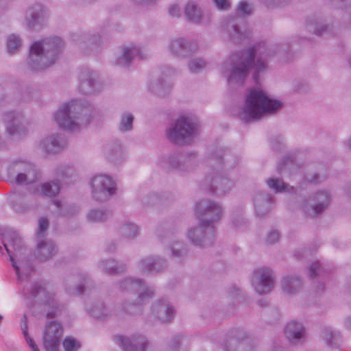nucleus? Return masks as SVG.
<instances>
[{
  "label": "nucleus",
  "instance_id": "1",
  "mask_svg": "<svg viewBox=\"0 0 351 351\" xmlns=\"http://www.w3.org/2000/svg\"><path fill=\"white\" fill-rule=\"evenodd\" d=\"M267 55L265 43H259L254 48L233 55L222 68L230 85H241L243 83L250 69H254V79L258 80V73L266 70L263 58Z\"/></svg>",
  "mask_w": 351,
  "mask_h": 351
},
{
  "label": "nucleus",
  "instance_id": "2",
  "mask_svg": "<svg viewBox=\"0 0 351 351\" xmlns=\"http://www.w3.org/2000/svg\"><path fill=\"white\" fill-rule=\"evenodd\" d=\"M195 213L199 223L187 232V238L197 246H209L215 238V223L223 215L221 206L217 203L203 199L195 206Z\"/></svg>",
  "mask_w": 351,
  "mask_h": 351
},
{
  "label": "nucleus",
  "instance_id": "3",
  "mask_svg": "<svg viewBox=\"0 0 351 351\" xmlns=\"http://www.w3.org/2000/svg\"><path fill=\"white\" fill-rule=\"evenodd\" d=\"M282 105L279 100L269 97L262 89L252 88L239 115L241 119L249 121L274 113L281 108Z\"/></svg>",
  "mask_w": 351,
  "mask_h": 351
},
{
  "label": "nucleus",
  "instance_id": "4",
  "mask_svg": "<svg viewBox=\"0 0 351 351\" xmlns=\"http://www.w3.org/2000/svg\"><path fill=\"white\" fill-rule=\"evenodd\" d=\"M62 40L58 37L46 38L32 44L27 59L28 67L35 71L52 65L58 58Z\"/></svg>",
  "mask_w": 351,
  "mask_h": 351
},
{
  "label": "nucleus",
  "instance_id": "5",
  "mask_svg": "<svg viewBox=\"0 0 351 351\" xmlns=\"http://www.w3.org/2000/svg\"><path fill=\"white\" fill-rule=\"evenodd\" d=\"M88 111V106H85L80 101H71L62 105L54 118L60 128L74 131L89 121Z\"/></svg>",
  "mask_w": 351,
  "mask_h": 351
},
{
  "label": "nucleus",
  "instance_id": "6",
  "mask_svg": "<svg viewBox=\"0 0 351 351\" xmlns=\"http://www.w3.org/2000/svg\"><path fill=\"white\" fill-rule=\"evenodd\" d=\"M3 245L10 256L12 265L18 278H22L23 272H29L31 268L26 257V250L19 233L12 229L3 234Z\"/></svg>",
  "mask_w": 351,
  "mask_h": 351
},
{
  "label": "nucleus",
  "instance_id": "7",
  "mask_svg": "<svg viewBox=\"0 0 351 351\" xmlns=\"http://www.w3.org/2000/svg\"><path fill=\"white\" fill-rule=\"evenodd\" d=\"M197 132V125L189 118L182 116L167 130L168 138L176 144L190 143Z\"/></svg>",
  "mask_w": 351,
  "mask_h": 351
},
{
  "label": "nucleus",
  "instance_id": "8",
  "mask_svg": "<svg viewBox=\"0 0 351 351\" xmlns=\"http://www.w3.org/2000/svg\"><path fill=\"white\" fill-rule=\"evenodd\" d=\"M93 197L97 201H106L115 194L116 183L113 179L106 174H97L91 179Z\"/></svg>",
  "mask_w": 351,
  "mask_h": 351
},
{
  "label": "nucleus",
  "instance_id": "9",
  "mask_svg": "<svg viewBox=\"0 0 351 351\" xmlns=\"http://www.w3.org/2000/svg\"><path fill=\"white\" fill-rule=\"evenodd\" d=\"M10 174L17 173L16 182L19 184H30L36 182L40 178L38 171L26 161H14L9 167Z\"/></svg>",
  "mask_w": 351,
  "mask_h": 351
},
{
  "label": "nucleus",
  "instance_id": "10",
  "mask_svg": "<svg viewBox=\"0 0 351 351\" xmlns=\"http://www.w3.org/2000/svg\"><path fill=\"white\" fill-rule=\"evenodd\" d=\"M48 220L45 217H41L38 221V230L36 232L38 239L36 256L40 261H45L50 258L56 252L54 243L51 241H43L42 238L44 237L47 228Z\"/></svg>",
  "mask_w": 351,
  "mask_h": 351
},
{
  "label": "nucleus",
  "instance_id": "11",
  "mask_svg": "<svg viewBox=\"0 0 351 351\" xmlns=\"http://www.w3.org/2000/svg\"><path fill=\"white\" fill-rule=\"evenodd\" d=\"M252 283L258 293L266 294L269 293L274 286L272 270L269 267L256 269L254 271Z\"/></svg>",
  "mask_w": 351,
  "mask_h": 351
},
{
  "label": "nucleus",
  "instance_id": "12",
  "mask_svg": "<svg viewBox=\"0 0 351 351\" xmlns=\"http://www.w3.org/2000/svg\"><path fill=\"white\" fill-rule=\"evenodd\" d=\"M330 202V195L328 191L317 192L312 198L306 199L302 204L304 213L308 215L321 213Z\"/></svg>",
  "mask_w": 351,
  "mask_h": 351
},
{
  "label": "nucleus",
  "instance_id": "13",
  "mask_svg": "<svg viewBox=\"0 0 351 351\" xmlns=\"http://www.w3.org/2000/svg\"><path fill=\"white\" fill-rule=\"evenodd\" d=\"M120 288L123 291L138 293L136 305L141 304L145 300L152 298L154 294L152 288L145 287L141 280L126 278L121 282Z\"/></svg>",
  "mask_w": 351,
  "mask_h": 351
},
{
  "label": "nucleus",
  "instance_id": "14",
  "mask_svg": "<svg viewBox=\"0 0 351 351\" xmlns=\"http://www.w3.org/2000/svg\"><path fill=\"white\" fill-rule=\"evenodd\" d=\"M62 336V328L57 322H49L44 333V345L46 351H57L60 339Z\"/></svg>",
  "mask_w": 351,
  "mask_h": 351
},
{
  "label": "nucleus",
  "instance_id": "15",
  "mask_svg": "<svg viewBox=\"0 0 351 351\" xmlns=\"http://www.w3.org/2000/svg\"><path fill=\"white\" fill-rule=\"evenodd\" d=\"M6 131L12 136L21 138L27 133V128L23 123V115L15 112H9L4 117Z\"/></svg>",
  "mask_w": 351,
  "mask_h": 351
},
{
  "label": "nucleus",
  "instance_id": "16",
  "mask_svg": "<svg viewBox=\"0 0 351 351\" xmlns=\"http://www.w3.org/2000/svg\"><path fill=\"white\" fill-rule=\"evenodd\" d=\"M101 88L97 73L88 69L83 70L80 75L79 90L84 94H93Z\"/></svg>",
  "mask_w": 351,
  "mask_h": 351
},
{
  "label": "nucleus",
  "instance_id": "17",
  "mask_svg": "<svg viewBox=\"0 0 351 351\" xmlns=\"http://www.w3.org/2000/svg\"><path fill=\"white\" fill-rule=\"evenodd\" d=\"M114 340L124 351H145L147 345L145 338L141 335L133 336L131 338L117 336Z\"/></svg>",
  "mask_w": 351,
  "mask_h": 351
},
{
  "label": "nucleus",
  "instance_id": "18",
  "mask_svg": "<svg viewBox=\"0 0 351 351\" xmlns=\"http://www.w3.org/2000/svg\"><path fill=\"white\" fill-rule=\"evenodd\" d=\"M66 145V141L63 137L53 134L42 139L39 147L47 154H56L63 149Z\"/></svg>",
  "mask_w": 351,
  "mask_h": 351
},
{
  "label": "nucleus",
  "instance_id": "19",
  "mask_svg": "<svg viewBox=\"0 0 351 351\" xmlns=\"http://www.w3.org/2000/svg\"><path fill=\"white\" fill-rule=\"evenodd\" d=\"M196 45L186 42L183 38H176L169 45L171 53L178 57H187L196 50Z\"/></svg>",
  "mask_w": 351,
  "mask_h": 351
},
{
  "label": "nucleus",
  "instance_id": "20",
  "mask_svg": "<svg viewBox=\"0 0 351 351\" xmlns=\"http://www.w3.org/2000/svg\"><path fill=\"white\" fill-rule=\"evenodd\" d=\"M152 313L162 322H171L175 311L171 305L166 301H158L152 306Z\"/></svg>",
  "mask_w": 351,
  "mask_h": 351
},
{
  "label": "nucleus",
  "instance_id": "21",
  "mask_svg": "<svg viewBox=\"0 0 351 351\" xmlns=\"http://www.w3.org/2000/svg\"><path fill=\"white\" fill-rule=\"evenodd\" d=\"M164 262L156 257H147L142 259L138 265V268L143 274H154L162 269Z\"/></svg>",
  "mask_w": 351,
  "mask_h": 351
},
{
  "label": "nucleus",
  "instance_id": "22",
  "mask_svg": "<svg viewBox=\"0 0 351 351\" xmlns=\"http://www.w3.org/2000/svg\"><path fill=\"white\" fill-rule=\"evenodd\" d=\"M139 57L140 58H144V54L141 52V49L130 45L123 49L121 56L117 59V64L121 66H125L130 63L132 59Z\"/></svg>",
  "mask_w": 351,
  "mask_h": 351
},
{
  "label": "nucleus",
  "instance_id": "23",
  "mask_svg": "<svg viewBox=\"0 0 351 351\" xmlns=\"http://www.w3.org/2000/svg\"><path fill=\"white\" fill-rule=\"evenodd\" d=\"M302 280L294 276H287L281 280V287L287 294H294L301 289Z\"/></svg>",
  "mask_w": 351,
  "mask_h": 351
},
{
  "label": "nucleus",
  "instance_id": "24",
  "mask_svg": "<svg viewBox=\"0 0 351 351\" xmlns=\"http://www.w3.org/2000/svg\"><path fill=\"white\" fill-rule=\"evenodd\" d=\"M272 197L270 195L260 193L254 198V207L258 215L263 216L267 213L271 206Z\"/></svg>",
  "mask_w": 351,
  "mask_h": 351
},
{
  "label": "nucleus",
  "instance_id": "25",
  "mask_svg": "<svg viewBox=\"0 0 351 351\" xmlns=\"http://www.w3.org/2000/svg\"><path fill=\"white\" fill-rule=\"evenodd\" d=\"M285 332L291 341L295 342L303 338L304 329L302 324L292 321L287 324Z\"/></svg>",
  "mask_w": 351,
  "mask_h": 351
},
{
  "label": "nucleus",
  "instance_id": "26",
  "mask_svg": "<svg viewBox=\"0 0 351 351\" xmlns=\"http://www.w3.org/2000/svg\"><path fill=\"white\" fill-rule=\"evenodd\" d=\"M184 12L187 19L191 22L206 23L208 21V20H205L200 8L193 2H189L186 4Z\"/></svg>",
  "mask_w": 351,
  "mask_h": 351
},
{
  "label": "nucleus",
  "instance_id": "27",
  "mask_svg": "<svg viewBox=\"0 0 351 351\" xmlns=\"http://www.w3.org/2000/svg\"><path fill=\"white\" fill-rule=\"evenodd\" d=\"M45 11L40 5H36L29 10L26 14V21L29 27H34V25L41 21L45 16Z\"/></svg>",
  "mask_w": 351,
  "mask_h": 351
},
{
  "label": "nucleus",
  "instance_id": "28",
  "mask_svg": "<svg viewBox=\"0 0 351 351\" xmlns=\"http://www.w3.org/2000/svg\"><path fill=\"white\" fill-rule=\"evenodd\" d=\"M110 213L103 208H93L86 213V219L90 223H101L106 221Z\"/></svg>",
  "mask_w": 351,
  "mask_h": 351
},
{
  "label": "nucleus",
  "instance_id": "29",
  "mask_svg": "<svg viewBox=\"0 0 351 351\" xmlns=\"http://www.w3.org/2000/svg\"><path fill=\"white\" fill-rule=\"evenodd\" d=\"M60 189V184L57 182H45L40 186V190H38L37 193L45 196L52 197L58 193Z\"/></svg>",
  "mask_w": 351,
  "mask_h": 351
},
{
  "label": "nucleus",
  "instance_id": "30",
  "mask_svg": "<svg viewBox=\"0 0 351 351\" xmlns=\"http://www.w3.org/2000/svg\"><path fill=\"white\" fill-rule=\"evenodd\" d=\"M120 234L127 239H132L138 234V227L131 222H126L119 229Z\"/></svg>",
  "mask_w": 351,
  "mask_h": 351
},
{
  "label": "nucleus",
  "instance_id": "31",
  "mask_svg": "<svg viewBox=\"0 0 351 351\" xmlns=\"http://www.w3.org/2000/svg\"><path fill=\"white\" fill-rule=\"evenodd\" d=\"M230 184V182L226 179L216 178L213 180L211 190L215 193L221 195L226 193L230 189L229 186L228 189H225V187H226V186L229 185Z\"/></svg>",
  "mask_w": 351,
  "mask_h": 351
},
{
  "label": "nucleus",
  "instance_id": "32",
  "mask_svg": "<svg viewBox=\"0 0 351 351\" xmlns=\"http://www.w3.org/2000/svg\"><path fill=\"white\" fill-rule=\"evenodd\" d=\"M100 267L108 274H115L121 272L124 270L125 267L123 265H118L114 260H109L100 264Z\"/></svg>",
  "mask_w": 351,
  "mask_h": 351
},
{
  "label": "nucleus",
  "instance_id": "33",
  "mask_svg": "<svg viewBox=\"0 0 351 351\" xmlns=\"http://www.w3.org/2000/svg\"><path fill=\"white\" fill-rule=\"evenodd\" d=\"M267 183L269 188L274 189L276 192H289L291 190H293V187L289 188L280 179L270 178L267 180Z\"/></svg>",
  "mask_w": 351,
  "mask_h": 351
},
{
  "label": "nucleus",
  "instance_id": "34",
  "mask_svg": "<svg viewBox=\"0 0 351 351\" xmlns=\"http://www.w3.org/2000/svg\"><path fill=\"white\" fill-rule=\"evenodd\" d=\"M21 330L23 332V334L25 338V340L29 345V346L32 349L33 351H40L38 347L36 346V343L33 341L32 339H31L27 333V317L25 315L23 316L22 322H21Z\"/></svg>",
  "mask_w": 351,
  "mask_h": 351
},
{
  "label": "nucleus",
  "instance_id": "35",
  "mask_svg": "<svg viewBox=\"0 0 351 351\" xmlns=\"http://www.w3.org/2000/svg\"><path fill=\"white\" fill-rule=\"evenodd\" d=\"M134 117L130 113H125L122 115L119 129L121 131H129L132 128Z\"/></svg>",
  "mask_w": 351,
  "mask_h": 351
},
{
  "label": "nucleus",
  "instance_id": "36",
  "mask_svg": "<svg viewBox=\"0 0 351 351\" xmlns=\"http://www.w3.org/2000/svg\"><path fill=\"white\" fill-rule=\"evenodd\" d=\"M20 38L14 34L10 36L8 38V50L10 53H14L21 46Z\"/></svg>",
  "mask_w": 351,
  "mask_h": 351
},
{
  "label": "nucleus",
  "instance_id": "37",
  "mask_svg": "<svg viewBox=\"0 0 351 351\" xmlns=\"http://www.w3.org/2000/svg\"><path fill=\"white\" fill-rule=\"evenodd\" d=\"M206 66V62L201 58H195L189 63V69L191 73H198Z\"/></svg>",
  "mask_w": 351,
  "mask_h": 351
},
{
  "label": "nucleus",
  "instance_id": "38",
  "mask_svg": "<svg viewBox=\"0 0 351 351\" xmlns=\"http://www.w3.org/2000/svg\"><path fill=\"white\" fill-rule=\"evenodd\" d=\"M63 347L65 351H77L80 347V343L71 337H66L63 341Z\"/></svg>",
  "mask_w": 351,
  "mask_h": 351
},
{
  "label": "nucleus",
  "instance_id": "39",
  "mask_svg": "<svg viewBox=\"0 0 351 351\" xmlns=\"http://www.w3.org/2000/svg\"><path fill=\"white\" fill-rule=\"evenodd\" d=\"M172 256L173 257H181L184 254V248L182 247V245L180 243H176L171 247Z\"/></svg>",
  "mask_w": 351,
  "mask_h": 351
},
{
  "label": "nucleus",
  "instance_id": "40",
  "mask_svg": "<svg viewBox=\"0 0 351 351\" xmlns=\"http://www.w3.org/2000/svg\"><path fill=\"white\" fill-rule=\"evenodd\" d=\"M238 10L243 14H250L252 12V7L245 1L239 3Z\"/></svg>",
  "mask_w": 351,
  "mask_h": 351
},
{
  "label": "nucleus",
  "instance_id": "41",
  "mask_svg": "<svg viewBox=\"0 0 351 351\" xmlns=\"http://www.w3.org/2000/svg\"><path fill=\"white\" fill-rule=\"evenodd\" d=\"M279 238V232L277 230H271L267 234L266 242L269 244H272L277 242Z\"/></svg>",
  "mask_w": 351,
  "mask_h": 351
},
{
  "label": "nucleus",
  "instance_id": "42",
  "mask_svg": "<svg viewBox=\"0 0 351 351\" xmlns=\"http://www.w3.org/2000/svg\"><path fill=\"white\" fill-rule=\"evenodd\" d=\"M231 27L233 32H230V34L233 39H241L243 36H245V33L241 32L238 26L232 24Z\"/></svg>",
  "mask_w": 351,
  "mask_h": 351
},
{
  "label": "nucleus",
  "instance_id": "43",
  "mask_svg": "<svg viewBox=\"0 0 351 351\" xmlns=\"http://www.w3.org/2000/svg\"><path fill=\"white\" fill-rule=\"evenodd\" d=\"M104 307L102 306H95L94 308L91 309L89 311V313L91 316L97 318L101 319L104 317Z\"/></svg>",
  "mask_w": 351,
  "mask_h": 351
},
{
  "label": "nucleus",
  "instance_id": "44",
  "mask_svg": "<svg viewBox=\"0 0 351 351\" xmlns=\"http://www.w3.org/2000/svg\"><path fill=\"white\" fill-rule=\"evenodd\" d=\"M32 291L29 295H27V298H29L30 297L35 298L36 297L40 291H43V287L40 283H36L32 286Z\"/></svg>",
  "mask_w": 351,
  "mask_h": 351
},
{
  "label": "nucleus",
  "instance_id": "45",
  "mask_svg": "<svg viewBox=\"0 0 351 351\" xmlns=\"http://www.w3.org/2000/svg\"><path fill=\"white\" fill-rule=\"evenodd\" d=\"M169 13L173 17H179L181 14V10L178 5L173 3L169 8Z\"/></svg>",
  "mask_w": 351,
  "mask_h": 351
},
{
  "label": "nucleus",
  "instance_id": "46",
  "mask_svg": "<svg viewBox=\"0 0 351 351\" xmlns=\"http://www.w3.org/2000/svg\"><path fill=\"white\" fill-rule=\"evenodd\" d=\"M322 337L323 339L326 341V343L328 345L332 344V340L335 338V336L330 330H325L322 333Z\"/></svg>",
  "mask_w": 351,
  "mask_h": 351
},
{
  "label": "nucleus",
  "instance_id": "47",
  "mask_svg": "<svg viewBox=\"0 0 351 351\" xmlns=\"http://www.w3.org/2000/svg\"><path fill=\"white\" fill-rule=\"evenodd\" d=\"M214 2L219 10H227L230 6L229 0H214Z\"/></svg>",
  "mask_w": 351,
  "mask_h": 351
},
{
  "label": "nucleus",
  "instance_id": "48",
  "mask_svg": "<svg viewBox=\"0 0 351 351\" xmlns=\"http://www.w3.org/2000/svg\"><path fill=\"white\" fill-rule=\"evenodd\" d=\"M232 224L236 229H239L245 226L246 222L243 220V218L241 219H234L232 221Z\"/></svg>",
  "mask_w": 351,
  "mask_h": 351
},
{
  "label": "nucleus",
  "instance_id": "49",
  "mask_svg": "<svg viewBox=\"0 0 351 351\" xmlns=\"http://www.w3.org/2000/svg\"><path fill=\"white\" fill-rule=\"evenodd\" d=\"M79 209L77 207L66 208V210L63 212H60V215H62L64 216H71L77 213Z\"/></svg>",
  "mask_w": 351,
  "mask_h": 351
},
{
  "label": "nucleus",
  "instance_id": "50",
  "mask_svg": "<svg viewBox=\"0 0 351 351\" xmlns=\"http://www.w3.org/2000/svg\"><path fill=\"white\" fill-rule=\"evenodd\" d=\"M320 267V263L319 262H315L312 264L310 267V276L311 277H314L317 275V271Z\"/></svg>",
  "mask_w": 351,
  "mask_h": 351
},
{
  "label": "nucleus",
  "instance_id": "51",
  "mask_svg": "<svg viewBox=\"0 0 351 351\" xmlns=\"http://www.w3.org/2000/svg\"><path fill=\"white\" fill-rule=\"evenodd\" d=\"M68 291L70 294L76 295L82 293L84 291L82 286L79 285L75 289H69Z\"/></svg>",
  "mask_w": 351,
  "mask_h": 351
},
{
  "label": "nucleus",
  "instance_id": "52",
  "mask_svg": "<svg viewBox=\"0 0 351 351\" xmlns=\"http://www.w3.org/2000/svg\"><path fill=\"white\" fill-rule=\"evenodd\" d=\"M163 88H165V85L163 84V82H160L157 84L156 86L152 87L153 91L158 94L162 93V89Z\"/></svg>",
  "mask_w": 351,
  "mask_h": 351
},
{
  "label": "nucleus",
  "instance_id": "53",
  "mask_svg": "<svg viewBox=\"0 0 351 351\" xmlns=\"http://www.w3.org/2000/svg\"><path fill=\"white\" fill-rule=\"evenodd\" d=\"M178 162V161L177 157L173 156L169 158V164H170L171 167L173 168H177Z\"/></svg>",
  "mask_w": 351,
  "mask_h": 351
},
{
  "label": "nucleus",
  "instance_id": "54",
  "mask_svg": "<svg viewBox=\"0 0 351 351\" xmlns=\"http://www.w3.org/2000/svg\"><path fill=\"white\" fill-rule=\"evenodd\" d=\"M134 1L140 4H149V3L154 1L155 0H134Z\"/></svg>",
  "mask_w": 351,
  "mask_h": 351
},
{
  "label": "nucleus",
  "instance_id": "55",
  "mask_svg": "<svg viewBox=\"0 0 351 351\" xmlns=\"http://www.w3.org/2000/svg\"><path fill=\"white\" fill-rule=\"evenodd\" d=\"M54 205L58 208H62V204H61V202L58 200H55L54 202Z\"/></svg>",
  "mask_w": 351,
  "mask_h": 351
},
{
  "label": "nucleus",
  "instance_id": "56",
  "mask_svg": "<svg viewBox=\"0 0 351 351\" xmlns=\"http://www.w3.org/2000/svg\"><path fill=\"white\" fill-rule=\"evenodd\" d=\"M72 172H73V169H71V168H69L66 169V172L65 173H62V176L65 175V176H68V175L71 174Z\"/></svg>",
  "mask_w": 351,
  "mask_h": 351
},
{
  "label": "nucleus",
  "instance_id": "57",
  "mask_svg": "<svg viewBox=\"0 0 351 351\" xmlns=\"http://www.w3.org/2000/svg\"><path fill=\"white\" fill-rule=\"evenodd\" d=\"M314 33L317 35H320L322 34V31L316 27V29H314Z\"/></svg>",
  "mask_w": 351,
  "mask_h": 351
},
{
  "label": "nucleus",
  "instance_id": "58",
  "mask_svg": "<svg viewBox=\"0 0 351 351\" xmlns=\"http://www.w3.org/2000/svg\"><path fill=\"white\" fill-rule=\"evenodd\" d=\"M308 182H314L316 180V176H314L312 178H306Z\"/></svg>",
  "mask_w": 351,
  "mask_h": 351
},
{
  "label": "nucleus",
  "instance_id": "59",
  "mask_svg": "<svg viewBox=\"0 0 351 351\" xmlns=\"http://www.w3.org/2000/svg\"><path fill=\"white\" fill-rule=\"evenodd\" d=\"M346 145L351 149V138L346 141Z\"/></svg>",
  "mask_w": 351,
  "mask_h": 351
},
{
  "label": "nucleus",
  "instance_id": "60",
  "mask_svg": "<svg viewBox=\"0 0 351 351\" xmlns=\"http://www.w3.org/2000/svg\"><path fill=\"white\" fill-rule=\"evenodd\" d=\"M167 72L169 74V75H171V74H173L174 73V71L170 69H168Z\"/></svg>",
  "mask_w": 351,
  "mask_h": 351
},
{
  "label": "nucleus",
  "instance_id": "61",
  "mask_svg": "<svg viewBox=\"0 0 351 351\" xmlns=\"http://www.w3.org/2000/svg\"><path fill=\"white\" fill-rule=\"evenodd\" d=\"M291 162H292V160L290 162V163H291ZM289 160L287 159V160L286 163L285 164V167H287V166H289Z\"/></svg>",
  "mask_w": 351,
  "mask_h": 351
},
{
  "label": "nucleus",
  "instance_id": "62",
  "mask_svg": "<svg viewBox=\"0 0 351 351\" xmlns=\"http://www.w3.org/2000/svg\"><path fill=\"white\" fill-rule=\"evenodd\" d=\"M347 324L348 326H351V318L347 321Z\"/></svg>",
  "mask_w": 351,
  "mask_h": 351
},
{
  "label": "nucleus",
  "instance_id": "63",
  "mask_svg": "<svg viewBox=\"0 0 351 351\" xmlns=\"http://www.w3.org/2000/svg\"><path fill=\"white\" fill-rule=\"evenodd\" d=\"M53 315H52V313H49L47 314V317H48L49 318L53 317Z\"/></svg>",
  "mask_w": 351,
  "mask_h": 351
},
{
  "label": "nucleus",
  "instance_id": "64",
  "mask_svg": "<svg viewBox=\"0 0 351 351\" xmlns=\"http://www.w3.org/2000/svg\"><path fill=\"white\" fill-rule=\"evenodd\" d=\"M278 169H279V170H280V171H282V169H283V167H282V165H280L279 166Z\"/></svg>",
  "mask_w": 351,
  "mask_h": 351
}]
</instances>
